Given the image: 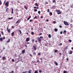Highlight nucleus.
<instances>
[{"instance_id":"nucleus-23","label":"nucleus","mask_w":73,"mask_h":73,"mask_svg":"<svg viewBox=\"0 0 73 73\" xmlns=\"http://www.w3.org/2000/svg\"><path fill=\"white\" fill-rule=\"evenodd\" d=\"M18 31H19V32H20V34H21L22 33L21 32V30H19Z\"/></svg>"},{"instance_id":"nucleus-54","label":"nucleus","mask_w":73,"mask_h":73,"mask_svg":"<svg viewBox=\"0 0 73 73\" xmlns=\"http://www.w3.org/2000/svg\"><path fill=\"white\" fill-rule=\"evenodd\" d=\"M27 44H30V42H27Z\"/></svg>"},{"instance_id":"nucleus-11","label":"nucleus","mask_w":73,"mask_h":73,"mask_svg":"<svg viewBox=\"0 0 73 73\" xmlns=\"http://www.w3.org/2000/svg\"><path fill=\"white\" fill-rule=\"evenodd\" d=\"M54 64L56 66H58V63L56 62H54Z\"/></svg>"},{"instance_id":"nucleus-36","label":"nucleus","mask_w":73,"mask_h":73,"mask_svg":"<svg viewBox=\"0 0 73 73\" xmlns=\"http://www.w3.org/2000/svg\"><path fill=\"white\" fill-rule=\"evenodd\" d=\"M33 54H34V55H36V52H34L33 53Z\"/></svg>"},{"instance_id":"nucleus-64","label":"nucleus","mask_w":73,"mask_h":73,"mask_svg":"<svg viewBox=\"0 0 73 73\" xmlns=\"http://www.w3.org/2000/svg\"><path fill=\"white\" fill-rule=\"evenodd\" d=\"M36 7H34V8H35V9H36Z\"/></svg>"},{"instance_id":"nucleus-34","label":"nucleus","mask_w":73,"mask_h":73,"mask_svg":"<svg viewBox=\"0 0 73 73\" xmlns=\"http://www.w3.org/2000/svg\"><path fill=\"white\" fill-rule=\"evenodd\" d=\"M69 42H72V40H68Z\"/></svg>"},{"instance_id":"nucleus-9","label":"nucleus","mask_w":73,"mask_h":73,"mask_svg":"<svg viewBox=\"0 0 73 73\" xmlns=\"http://www.w3.org/2000/svg\"><path fill=\"white\" fill-rule=\"evenodd\" d=\"M10 41H11V39H8V41H6L7 42H10Z\"/></svg>"},{"instance_id":"nucleus-28","label":"nucleus","mask_w":73,"mask_h":73,"mask_svg":"<svg viewBox=\"0 0 73 73\" xmlns=\"http://www.w3.org/2000/svg\"><path fill=\"white\" fill-rule=\"evenodd\" d=\"M5 57L4 56H3L2 58V59L3 60H5Z\"/></svg>"},{"instance_id":"nucleus-26","label":"nucleus","mask_w":73,"mask_h":73,"mask_svg":"<svg viewBox=\"0 0 73 73\" xmlns=\"http://www.w3.org/2000/svg\"><path fill=\"white\" fill-rule=\"evenodd\" d=\"M37 71H38V70H37V71L35 70V71L34 73H38V72H37Z\"/></svg>"},{"instance_id":"nucleus-27","label":"nucleus","mask_w":73,"mask_h":73,"mask_svg":"<svg viewBox=\"0 0 73 73\" xmlns=\"http://www.w3.org/2000/svg\"><path fill=\"white\" fill-rule=\"evenodd\" d=\"M8 31L9 33H10L11 32V30L10 29H9Z\"/></svg>"},{"instance_id":"nucleus-53","label":"nucleus","mask_w":73,"mask_h":73,"mask_svg":"<svg viewBox=\"0 0 73 73\" xmlns=\"http://www.w3.org/2000/svg\"><path fill=\"white\" fill-rule=\"evenodd\" d=\"M62 45V43H60V46H61V45Z\"/></svg>"},{"instance_id":"nucleus-31","label":"nucleus","mask_w":73,"mask_h":73,"mask_svg":"<svg viewBox=\"0 0 73 73\" xmlns=\"http://www.w3.org/2000/svg\"><path fill=\"white\" fill-rule=\"evenodd\" d=\"M37 9H35L34 10V12H37Z\"/></svg>"},{"instance_id":"nucleus-55","label":"nucleus","mask_w":73,"mask_h":73,"mask_svg":"<svg viewBox=\"0 0 73 73\" xmlns=\"http://www.w3.org/2000/svg\"><path fill=\"white\" fill-rule=\"evenodd\" d=\"M13 72H14V71L13 70V71H12L11 72V73H13Z\"/></svg>"},{"instance_id":"nucleus-17","label":"nucleus","mask_w":73,"mask_h":73,"mask_svg":"<svg viewBox=\"0 0 73 73\" xmlns=\"http://www.w3.org/2000/svg\"><path fill=\"white\" fill-rule=\"evenodd\" d=\"M56 12H60V10H56Z\"/></svg>"},{"instance_id":"nucleus-6","label":"nucleus","mask_w":73,"mask_h":73,"mask_svg":"<svg viewBox=\"0 0 73 73\" xmlns=\"http://www.w3.org/2000/svg\"><path fill=\"white\" fill-rule=\"evenodd\" d=\"M29 40L30 39L29 38H27L26 40V41H27V42H28V41H29Z\"/></svg>"},{"instance_id":"nucleus-38","label":"nucleus","mask_w":73,"mask_h":73,"mask_svg":"<svg viewBox=\"0 0 73 73\" xmlns=\"http://www.w3.org/2000/svg\"><path fill=\"white\" fill-rule=\"evenodd\" d=\"M57 14H58V15H60V14H61V12H59V13H58Z\"/></svg>"},{"instance_id":"nucleus-56","label":"nucleus","mask_w":73,"mask_h":73,"mask_svg":"<svg viewBox=\"0 0 73 73\" xmlns=\"http://www.w3.org/2000/svg\"><path fill=\"white\" fill-rule=\"evenodd\" d=\"M29 21H30V22H32V19L30 20Z\"/></svg>"},{"instance_id":"nucleus-15","label":"nucleus","mask_w":73,"mask_h":73,"mask_svg":"<svg viewBox=\"0 0 73 73\" xmlns=\"http://www.w3.org/2000/svg\"><path fill=\"white\" fill-rule=\"evenodd\" d=\"M56 0H53L52 1V2L53 3H56Z\"/></svg>"},{"instance_id":"nucleus-57","label":"nucleus","mask_w":73,"mask_h":73,"mask_svg":"<svg viewBox=\"0 0 73 73\" xmlns=\"http://www.w3.org/2000/svg\"><path fill=\"white\" fill-rule=\"evenodd\" d=\"M60 34H62V31H61L60 32Z\"/></svg>"},{"instance_id":"nucleus-47","label":"nucleus","mask_w":73,"mask_h":73,"mask_svg":"<svg viewBox=\"0 0 73 73\" xmlns=\"http://www.w3.org/2000/svg\"><path fill=\"white\" fill-rule=\"evenodd\" d=\"M12 61L13 62H15V60L13 59H12Z\"/></svg>"},{"instance_id":"nucleus-44","label":"nucleus","mask_w":73,"mask_h":73,"mask_svg":"<svg viewBox=\"0 0 73 73\" xmlns=\"http://www.w3.org/2000/svg\"><path fill=\"white\" fill-rule=\"evenodd\" d=\"M27 71H25V72H23V73H27Z\"/></svg>"},{"instance_id":"nucleus-58","label":"nucleus","mask_w":73,"mask_h":73,"mask_svg":"<svg viewBox=\"0 0 73 73\" xmlns=\"http://www.w3.org/2000/svg\"><path fill=\"white\" fill-rule=\"evenodd\" d=\"M66 49H68V46H66Z\"/></svg>"},{"instance_id":"nucleus-8","label":"nucleus","mask_w":73,"mask_h":73,"mask_svg":"<svg viewBox=\"0 0 73 73\" xmlns=\"http://www.w3.org/2000/svg\"><path fill=\"white\" fill-rule=\"evenodd\" d=\"M66 32H67L66 31H63V34H65L66 33Z\"/></svg>"},{"instance_id":"nucleus-48","label":"nucleus","mask_w":73,"mask_h":73,"mask_svg":"<svg viewBox=\"0 0 73 73\" xmlns=\"http://www.w3.org/2000/svg\"><path fill=\"white\" fill-rule=\"evenodd\" d=\"M11 28H13V29H14L15 28V26H12Z\"/></svg>"},{"instance_id":"nucleus-10","label":"nucleus","mask_w":73,"mask_h":73,"mask_svg":"<svg viewBox=\"0 0 73 73\" xmlns=\"http://www.w3.org/2000/svg\"><path fill=\"white\" fill-rule=\"evenodd\" d=\"M54 31H55V32H57V31H58V29L55 28V29H54Z\"/></svg>"},{"instance_id":"nucleus-19","label":"nucleus","mask_w":73,"mask_h":73,"mask_svg":"<svg viewBox=\"0 0 73 73\" xmlns=\"http://www.w3.org/2000/svg\"><path fill=\"white\" fill-rule=\"evenodd\" d=\"M69 54H72V51H70V52L69 53Z\"/></svg>"},{"instance_id":"nucleus-14","label":"nucleus","mask_w":73,"mask_h":73,"mask_svg":"<svg viewBox=\"0 0 73 73\" xmlns=\"http://www.w3.org/2000/svg\"><path fill=\"white\" fill-rule=\"evenodd\" d=\"M48 37L49 38H51V35L50 34L48 35Z\"/></svg>"},{"instance_id":"nucleus-3","label":"nucleus","mask_w":73,"mask_h":73,"mask_svg":"<svg viewBox=\"0 0 73 73\" xmlns=\"http://www.w3.org/2000/svg\"><path fill=\"white\" fill-rule=\"evenodd\" d=\"M9 3L8 1H7L5 4V6H6V7H8L9 6Z\"/></svg>"},{"instance_id":"nucleus-50","label":"nucleus","mask_w":73,"mask_h":73,"mask_svg":"<svg viewBox=\"0 0 73 73\" xmlns=\"http://www.w3.org/2000/svg\"><path fill=\"white\" fill-rule=\"evenodd\" d=\"M42 35V33H40L39 34V36H41V35Z\"/></svg>"},{"instance_id":"nucleus-61","label":"nucleus","mask_w":73,"mask_h":73,"mask_svg":"<svg viewBox=\"0 0 73 73\" xmlns=\"http://www.w3.org/2000/svg\"><path fill=\"white\" fill-rule=\"evenodd\" d=\"M46 21L47 22H48L49 21V20L48 19H46Z\"/></svg>"},{"instance_id":"nucleus-1","label":"nucleus","mask_w":73,"mask_h":73,"mask_svg":"<svg viewBox=\"0 0 73 73\" xmlns=\"http://www.w3.org/2000/svg\"><path fill=\"white\" fill-rule=\"evenodd\" d=\"M43 37H42L41 36H40V37H38L37 38L38 41L39 42H41V38H43Z\"/></svg>"},{"instance_id":"nucleus-4","label":"nucleus","mask_w":73,"mask_h":73,"mask_svg":"<svg viewBox=\"0 0 73 73\" xmlns=\"http://www.w3.org/2000/svg\"><path fill=\"white\" fill-rule=\"evenodd\" d=\"M64 24L65 25L68 26L69 25V24H68V23L66 21H64Z\"/></svg>"},{"instance_id":"nucleus-18","label":"nucleus","mask_w":73,"mask_h":73,"mask_svg":"<svg viewBox=\"0 0 73 73\" xmlns=\"http://www.w3.org/2000/svg\"><path fill=\"white\" fill-rule=\"evenodd\" d=\"M13 19V17H11V18H8V19H9V20H11V19Z\"/></svg>"},{"instance_id":"nucleus-40","label":"nucleus","mask_w":73,"mask_h":73,"mask_svg":"<svg viewBox=\"0 0 73 73\" xmlns=\"http://www.w3.org/2000/svg\"><path fill=\"white\" fill-rule=\"evenodd\" d=\"M36 62H39V63H40V61H39V60H37Z\"/></svg>"},{"instance_id":"nucleus-42","label":"nucleus","mask_w":73,"mask_h":73,"mask_svg":"<svg viewBox=\"0 0 73 73\" xmlns=\"http://www.w3.org/2000/svg\"><path fill=\"white\" fill-rule=\"evenodd\" d=\"M48 12L49 13L50 12V11H49V9H48Z\"/></svg>"},{"instance_id":"nucleus-7","label":"nucleus","mask_w":73,"mask_h":73,"mask_svg":"<svg viewBox=\"0 0 73 73\" xmlns=\"http://www.w3.org/2000/svg\"><path fill=\"white\" fill-rule=\"evenodd\" d=\"M25 49L23 50L22 52V53H23V54H24V53H25Z\"/></svg>"},{"instance_id":"nucleus-39","label":"nucleus","mask_w":73,"mask_h":73,"mask_svg":"<svg viewBox=\"0 0 73 73\" xmlns=\"http://www.w3.org/2000/svg\"><path fill=\"white\" fill-rule=\"evenodd\" d=\"M37 19V16H35V17H34V19Z\"/></svg>"},{"instance_id":"nucleus-41","label":"nucleus","mask_w":73,"mask_h":73,"mask_svg":"<svg viewBox=\"0 0 73 73\" xmlns=\"http://www.w3.org/2000/svg\"><path fill=\"white\" fill-rule=\"evenodd\" d=\"M32 41H33V42H35V40L34 39H32Z\"/></svg>"},{"instance_id":"nucleus-5","label":"nucleus","mask_w":73,"mask_h":73,"mask_svg":"<svg viewBox=\"0 0 73 73\" xmlns=\"http://www.w3.org/2000/svg\"><path fill=\"white\" fill-rule=\"evenodd\" d=\"M33 47L34 48V50H36L37 49V46H33Z\"/></svg>"},{"instance_id":"nucleus-24","label":"nucleus","mask_w":73,"mask_h":73,"mask_svg":"<svg viewBox=\"0 0 73 73\" xmlns=\"http://www.w3.org/2000/svg\"><path fill=\"white\" fill-rule=\"evenodd\" d=\"M8 10H9V8H7L6 11V12H8Z\"/></svg>"},{"instance_id":"nucleus-12","label":"nucleus","mask_w":73,"mask_h":73,"mask_svg":"<svg viewBox=\"0 0 73 73\" xmlns=\"http://www.w3.org/2000/svg\"><path fill=\"white\" fill-rule=\"evenodd\" d=\"M28 73H32V70H29Z\"/></svg>"},{"instance_id":"nucleus-22","label":"nucleus","mask_w":73,"mask_h":73,"mask_svg":"<svg viewBox=\"0 0 73 73\" xmlns=\"http://www.w3.org/2000/svg\"><path fill=\"white\" fill-rule=\"evenodd\" d=\"M35 5L36 6V7H38V3H35Z\"/></svg>"},{"instance_id":"nucleus-35","label":"nucleus","mask_w":73,"mask_h":73,"mask_svg":"<svg viewBox=\"0 0 73 73\" xmlns=\"http://www.w3.org/2000/svg\"><path fill=\"white\" fill-rule=\"evenodd\" d=\"M58 51L57 50H54V52H55V53H57V52Z\"/></svg>"},{"instance_id":"nucleus-49","label":"nucleus","mask_w":73,"mask_h":73,"mask_svg":"<svg viewBox=\"0 0 73 73\" xmlns=\"http://www.w3.org/2000/svg\"><path fill=\"white\" fill-rule=\"evenodd\" d=\"M56 23V21H53V24H55Z\"/></svg>"},{"instance_id":"nucleus-46","label":"nucleus","mask_w":73,"mask_h":73,"mask_svg":"<svg viewBox=\"0 0 73 73\" xmlns=\"http://www.w3.org/2000/svg\"><path fill=\"white\" fill-rule=\"evenodd\" d=\"M31 35H34V32H32L31 33Z\"/></svg>"},{"instance_id":"nucleus-43","label":"nucleus","mask_w":73,"mask_h":73,"mask_svg":"<svg viewBox=\"0 0 73 73\" xmlns=\"http://www.w3.org/2000/svg\"><path fill=\"white\" fill-rule=\"evenodd\" d=\"M41 55V54L40 53H38V56H40Z\"/></svg>"},{"instance_id":"nucleus-30","label":"nucleus","mask_w":73,"mask_h":73,"mask_svg":"<svg viewBox=\"0 0 73 73\" xmlns=\"http://www.w3.org/2000/svg\"><path fill=\"white\" fill-rule=\"evenodd\" d=\"M2 4V2H1V1H0V5H1Z\"/></svg>"},{"instance_id":"nucleus-59","label":"nucleus","mask_w":73,"mask_h":73,"mask_svg":"<svg viewBox=\"0 0 73 73\" xmlns=\"http://www.w3.org/2000/svg\"><path fill=\"white\" fill-rule=\"evenodd\" d=\"M16 15H19V13H16Z\"/></svg>"},{"instance_id":"nucleus-51","label":"nucleus","mask_w":73,"mask_h":73,"mask_svg":"<svg viewBox=\"0 0 73 73\" xmlns=\"http://www.w3.org/2000/svg\"><path fill=\"white\" fill-rule=\"evenodd\" d=\"M33 63H36V61H34L33 62Z\"/></svg>"},{"instance_id":"nucleus-25","label":"nucleus","mask_w":73,"mask_h":73,"mask_svg":"<svg viewBox=\"0 0 73 73\" xmlns=\"http://www.w3.org/2000/svg\"><path fill=\"white\" fill-rule=\"evenodd\" d=\"M19 21H20V20L19 19L18 21H17V22L16 23L17 24V23H19Z\"/></svg>"},{"instance_id":"nucleus-62","label":"nucleus","mask_w":73,"mask_h":73,"mask_svg":"<svg viewBox=\"0 0 73 73\" xmlns=\"http://www.w3.org/2000/svg\"><path fill=\"white\" fill-rule=\"evenodd\" d=\"M30 56H32V54H30Z\"/></svg>"},{"instance_id":"nucleus-20","label":"nucleus","mask_w":73,"mask_h":73,"mask_svg":"<svg viewBox=\"0 0 73 73\" xmlns=\"http://www.w3.org/2000/svg\"><path fill=\"white\" fill-rule=\"evenodd\" d=\"M11 35L12 36H14V32H13L12 33Z\"/></svg>"},{"instance_id":"nucleus-2","label":"nucleus","mask_w":73,"mask_h":73,"mask_svg":"<svg viewBox=\"0 0 73 73\" xmlns=\"http://www.w3.org/2000/svg\"><path fill=\"white\" fill-rule=\"evenodd\" d=\"M18 60L19 61H21L23 60V59L21 57L19 56L18 58Z\"/></svg>"},{"instance_id":"nucleus-45","label":"nucleus","mask_w":73,"mask_h":73,"mask_svg":"<svg viewBox=\"0 0 73 73\" xmlns=\"http://www.w3.org/2000/svg\"><path fill=\"white\" fill-rule=\"evenodd\" d=\"M67 72L65 71H64L63 72V73H67Z\"/></svg>"},{"instance_id":"nucleus-21","label":"nucleus","mask_w":73,"mask_h":73,"mask_svg":"<svg viewBox=\"0 0 73 73\" xmlns=\"http://www.w3.org/2000/svg\"><path fill=\"white\" fill-rule=\"evenodd\" d=\"M12 13H13V8H12Z\"/></svg>"},{"instance_id":"nucleus-37","label":"nucleus","mask_w":73,"mask_h":73,"mask_svg":"<svg viewBox=\"0 0 73 73\" xmlns=\"http://www.w3.org/2000/svg\"><path fill=\"white\" fill-rule=\"evenodd\" d=\"M24 8H25V9H28V8H27V6H25L24 7Z\"/></svg>"},{"instance_id":"nucleus-29","label":"nucleus","mask_w":73,"mask_h":73,"mask_svg":"<svg viewBox=\"0 0 73 73\" xmlns=\"http://www.w3.org/2000/svg\"><path fill=\"white\" fill-rule=\"evenodd\" d=\"M1 33L2 35H4V33L3 32V31H2L1 32Z\"/></svg>"},{"instance_id":"nucleus-13","label":"nucleus","mask_w":73,"mask_h":73,"mask_svg":"<svg viewBox=\"0 0 73 73\" xmlns=\"http://www.w3.org/2000/svg\"><path fill=\"white\" fill-rule=\"evenodd\" d=\"M31 18V16H30L29 18H28L27 20H29Z\"/></svg>"},{"instance_id":"nucleus-32","label":"nucleus","mask_w":73,"mask_h":73,"mask_svg":"<svg viewBox=\"0 0 73 73\" xmlns=\"http://www.w3.org/2000/svg\"><path fill=\"white\" fill-rule=\"evenodd\" d=\"M49 13H50V15H52V12H50Z\"/></svg>"},{"instance_id":"nucleus-60","label":"nucleus","mask_w":73,"mask_h":73,"mask_svg":"<svg viewBox=\"0 0 73 73\" xmlns=\"http://www.w3.org/2000/svg\"><path fill=\"white\" fill-rule=\"evenodd\" d=\"M59 27H60V28H62V26H61V25H60L59 26Z\"/></svg>"},{"instance_id":"nucleus-33","label":"nucleus","mask_w":73,"mask_h":73,"mask_svg":"<svg viewBox=\"0 0 73 73\" xmlns=\"http://www.w3.org/2000/svg\"><path fill=\"white\" fill-rule=\"evenodd\" d=\"M38 13H39V15H40V13H41V11H38Z\"/></svg>"},{"instance_id":"nucleus-63","label":"nucleus","mask_w":73,"mask_h":73,"mask_svg":"<svg viewBox=\"0 0 73 73\" xmlns=\"http://www.w3.org/2000/svg\"><path fill=\"white\" fill-rule=\"evenodd\" d=\"M5 37H3V40L5 39Z\"/></svg>"},{"instance_id":"nucleus-16","label":"nucleus","mask_w":73,"mask_h":73,"mask_svg":"<svg viewBox=\"0 0 73 73\" xmlns=\"http://www.w3.org/2000/svg\"><path fill=\"white\" fill-rule=\"evenodd\" d=\"M0 41H3V38L2 37L0 38Z\"/></svg>"},{"instance_id":"nucleus-52","label":"nucleus","mask_w":73,"mask_h":73,"mask_svg":"<svg viewBox=\"0 0 73 73\" xmlns=\"http://www.w3.org/2000/svg\"><path fill=\"white\" fill-rule=\"evenodd\" d=\"M39 73H41V70H39Z\"/></svg>"}]
</instances>
